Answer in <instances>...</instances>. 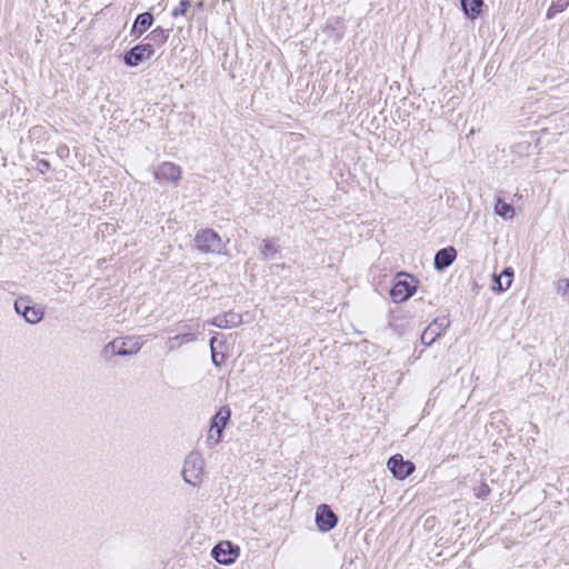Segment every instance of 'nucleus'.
Returning <instances> with one entry per match:
<instances>
[{
  "mask_svg": "<svg viewBox=\"0 0 569 569\" xmlns=\"http://www.w3.org/2000/svg\"><path fill=\"white\" fill-rule=\"evenodd\" d=\"M449 326V318H436L421 333V343L427 347L431 346L437 340V338L441 337L446 332Z\"/></svg>",
  "mask_w": 569,
  "mask_h": 569,
  "instance_id": "obj_7",
  "label": "nucleus"
},
{
  "mask_svg": "<svg viewBox=\"0 0 569 569\" xmlns=\"http://www.w3.org/2000/svg\"><path fill=\"white\" fill-rule=\"evenodd\" d=\"M457 257V251L453 247H446L438 250L435 254L433 264L439 271L447 269L453 263Z\"/></svg>",
  "mask_w": 569,
  "mask_h": 569,
  "instance_id": "obj_15",
  "label": "nucleus"
},
{
  "mask_svg": "<svg viewBox=\"0 0 569 569\" xmlns=\"http://www.w3.org/2000/svg\"><path fill=\"white\" fill-rule=\"evenodd\" d=\"M242 316L234 311H227L216 316L211 320V325L221 329L234 328L242 323Z\"/></svg>",
  "mask_w": 569,
  "mask_h": 569,
  "instance_id": "obj_13",
  "label": "nucleus"
},
{
  "mask_svg": "<svg viewBox=\"0 0 569 569\" xmlns=\"http://www.w3.org/2000/svg\"><path fill=\"white\" fill-rule=\"evenodd\" d=\"M557 291L562 296L569 295V279H561L558 281Z\"/></svg>",
  "mask_w": 569,
  "mask_h": 569,
  "instance_id": "obj_26",
  "label": "nucleus"
},
{
  "mask_svg": "<svg viewBox=\"0 0 569 569\" xmlns=\"http://www.w3.org/2000/svg\"><path fill=\"white\" fill-rule=\"evenodd\" d=\"M495 213L503 219H511L515 216V208L499 198L495 206Z\"/></svg>",
  "mask_w": 569,
  "mask_h": 569,
  "instance_id": "obj_20",
  "label": "nucleus"
},
{
  "mask_svg": "<svg viewBox=\"0 0 569 569\" xmlns=\"http://www.w3.org/2000/svg\"><path fill=\"white\" fill-rule=\"evenodd\" d=\"M569 0H553L547 11V19H552L557 13L565 11Z\"/></svg>",
  "mask_w": 569,
  "mask_h": 569,
  "instance_id": "obj_21",
  "label": "nucleus"
},
{
  "mask_svg": "<svg viewBox=\"0 0 569 569\" xmlns=\"http://www.w3.org/2000/svg\"><path fill=\"white\" fill-rule=\"evenodd\" d=\"M193 242L196 249L202 253L227 254L229 239L223 241L218 232L207 228L196 233Z\"/></svg>",
  "mask_w": 569,
  "mask_h": 569,
  "instance_id": "obj_1",
  "label": "nucleus"
},
{
  "mask_svg": "<svg viewBox=\"0 0 569 569\" xmlns=\"http://www.w3.org/2000/svg\"><path fill=\"white\" fill-rule=\"evenodd\" d=\"M196 339H197V337L194 333L186 332V333L177 335L172 338H169L167 341V346L170 351H173L186 343L194 341Z\"/></svg>",
  "mask_w": 569,
  "mask_h": 569,
  "instance_id": "obj_18",
  "label": "nucleus"
},
{
  "mask_svg": "<svg viewBox=\"0 0 569 569\" xmlns=\"http://www.w3.org/2000/svg\"><path fill=\"white\" fill-rule=\"evenodd\" d=\"M190 6H191V0H180L179 6L172 10L171 16L173 18H178L180 16H186Z\"/></svg>",
  "mask_w": 569,
  "mask_h": 569,
  "instance_id": "obj_24",
  "label": "nucleus"
},
{
  "mask_svg": "<svg viewBox=\"0 0 569 569\" xmlns=\"http://www.w3.org/2000/svg\"><path fill=\"white\" fill-rule=\"evenodd\" d=\"M197 7H198V8H202V2H199V3L197 4Z\"/></svg>",
  "mask_w": 569,
  "mask_h": 569,
  "instance_id": "obj_29",
  "label": "nucleus"
},
{
  "mask_svg": "<svg viewBox=\"0 0 569 569\" xmlns=\"http://www.w3.org/2000/svg\"><path fill=\"white\" fill-rule=\"evenodd\" d=\"M490 493V488L486 482L480 483L477 488H475V496L478 499H486Z\"/></svg>",
  "mask_w": 569,
  "mask_h": 569,
  "instance_id": "obj_25",
  "label": "nucleus"
},
{
  "mask_svg": "<svg viewBox=\"0 0 569 569\" xmlns=\"http://www.w3.org/2000/svg\"><path fill=\"white\" fill-rule=\"evenodd\" d=\"M224 2H228L229 0H223Z\"/></svg>",
  "mask_w": 569,
  "mask_h": 569,
  "instance_id": "obj_30",
  "label": "nucleus"
},
{
  "mask_svg": "<svg viewBox=\"0 0 569 569\" xmlns=\"http://www.w3.org/2000/svg\"><path fill=\"white\" fill-rule=\"evenodd\" d=\"M154 53L153 44L140 43L132 47L123 57V61L129 67H137Z\"/></svg>",
  "mask_w": 569,
  "mask_h": 569,
  "instance_id": "obj_8",
  "label": "nucleus"
},
{
  "mask_svg": "<svg viewBox=\"0 0 569 569\" xmlns=\"http://www.w3.org/2000/svg\"><path fill=\"white\" fill-rule=\"evenodd\" d=\"M141 347V341L138 339L128 338L121 341L113 340L107 345L106 349L110 350L113 355L124 357L137 353Z\"/></svg>",
  "mask_w": 569,
  "mask_h": 569,
  "instance_id": "obj_10",
  "label": "nucleus"
},
{
  "mask_svg": "<svg viewBox=\"0 0 569 569\" xmlns=\"http://www.w3.org/2000/svg\"><path fill=\"white\" fill-rule=\"evenodd\" d=\"M260 251L263 259H272L278 253V248L272 241L264 239Z\"/></svg>",
  "mask_w": 569,
  "mask_h": 569,
  "instance_id": "obj_22",
  "label": "nucleus"
},
{
  "mask_svg": "<svg viewBox=\"0 0 569 569\" xmlns=\"http://www.w3.org/2000/svg\"><path fill=\"white\" fill-rule=\"evenodd\" d=\"M14 311L22 316L28 323H39L44 316V311L41 307H37L32 303L28 296L19 297L13 305Z\"/></svg>",
  "mask_w": 569,
  "mask_h": 569,
  "instance_id": "obj_5",
  "label": "nucleus"
},
{
  "mask_svg": "<svg viewBox=\"0 0 569 569\" xmlns=\"http://www.w3.org/2000/svg\"><path fill=\"white\" fill-rule=\"evenodd\" d=\"M415 279L407 273H398L396 281L390 289V297L393 302L401 303L408 300L416 291Z\"/></svg>",
  "mask_w": 569,
  "mask_h": 569,
  "instance_id": "obj_4",
  "label": "nucleus"
},
{
  "mask_svg": "<svg viewBox=\"0 0 569 569\" xmlns=\"http://www.w3.org/2000/svg\"><path fill=\"white\" fill-rule=\"evenodd\" d=\"M153 14L149 11L138 14L130 30V34L133 36L134 39H139L153 24Z\"/></svg>",
  "mask_w": 569,
  "mask_h": 569,
  "instance_id": "obj_14",
  "label": "nucleus"
},
{
  "mask_svg": "<svg viewBox=\"0 0 569 569\" xmlns=\"http://www.w3.org/2000/svg\"><path fill=\"white\" fill-rule=\"evenodd\" d=\"M231 409L228 406L221 407L211 418L210 429L207 437L209 447H213L221 441L222 432L230 421Z\"/></svg>",
  "mask_w": 569,
  "mask_h": 569,
  "instance_id": "obj_3",
  "label": "nucleus"
},
{
  "mask_svg": "<svg viewBox=\"0 0 569 569\" xmlns=\"http://www.w3.org/2000/svg\"><path fill=\"white\" fill-rule=\"evenodd\" d=\"M69 153V149L67 146L62 144V146H59L58 149H57V154L60 157V158H63L64 156H67Z\"/></svg>",
  "mask_w": 569,
  "mask_h": 569,
  "instance_id": "obj_28",
  "label": "nucleus"
},
{
  "mask_svg": "<svg viewBox=\"0 0 569 569\" xmlns=\"http://www.w3.org/2000/svg\"><path fill=\"white\" fill-rule=\"evenodd\" d=\"M36 169L39 172L44 173L46 171H48L50 169V163H49V161H47L44 159L37 160Z\"/></svg>",
  "mask_w": 569,
  "mask_h": 569,
  "instance_id": "obj_27",
  "label": "nucleus"
},
{
  "mask_svg": "<svg viewBox=\"0 0 569 569\" xmlns=\"http://www.w3.org/2000/svg\"><path fill=\"white\" fill-rule=\"evenodd\" d=\"M316 523L320 531L328 532L338 523V517L328 505H320L316 511Z\"/></svg>",
  "mask_w": 569,
  "mask_h": 569,
  "instance_id": "obj_11",
  "label": "nucleus"
},
{
  "mask_svg": "<svg viewBox=\"0 0 569 569\" xmlns=\"http://www.w3.org/2000/svg\"><path fill=\"white\" fill-rule=\"evenodd\" d=\"M513 278V269L511 267L505 268L500 274H493L492 289L503 292L510 288Z\"/></svg>",
  "mask_w": 569,
  "mask_h": 569,
  "instance_id": "obj_16",
  "label": "nucleus"
},
{
  "mask_svg": "<svg viewBox=\"0 0 569 569\" xmlns=\"http://www.w3.org/2000/svg\"><path fill=\"white\" fill-rule=\"evenodd\" d=\"M181 176V168L170 161L160 163L153 171V177L159 183L171 182L177 186Z\"/></svg>",
  "mask_w": 569,
  "mask_h": 569,
  "instance_id": "obj_6",
  "label": "nucleus"
},
{
  "mask_svg": "<svg viewBox=\"0 0 569 569\" xmlns=\"http://www.w3.org/2000/svg\"><path fill=\"white\" fill-rule=\"evenodd\" d=\"M204 475V459L198 451L190 452L183 463L182 477L183 480L198 487L201 485Z\"/></svg>",
  "mask_w": 569,
  "mask_h": 569,
  "instance_id": "obj_2",
  "label": "nucleus"
},
{
  "mask_svg": "<svg viewBox=\"0 0 569 569\" xmlns=\"http://www.w3.org/2000/svg\"><path fill=\"white\" fill-rule=\"evenodd\" d=\"M214 341H216V337H212L210 339L211 361L216 367L220 368L223 365V362L226 361V355L222 352L216 351V349L213 347Z\"/></svg>",
  "mask_w": 569,
  "mask_h": 569,
  "instance_id": "obj_23",
  "label": "nucleus"
},
{
  "mask_svg": "<svg viewBox=\"0 0 569 569\" xmlns=\"http://www.w3.org/2000/svg\"><path fill=\"white\" fill-rule=\"evenodd\" d=\"M387 465L393 477L400 480L409 477L416 469L415 463L403 460L401 455L390 457Z\"/></svg>",
  "mask_w": 569,
  "mask_h": 569,
  "instance_id": "obj_9",
  "label": "nucleus"
},
{
  "mask_svg": "<svg viewBox=\"0 0 569 569\" xmlns=\"http://www.w3.org/2000/svg\"><path fill=\"white\" fill-rule=\"evenodd\" d=\"M211 556L221 565H231L236 561L238 553L230 541H222L213 547Z\"/></svg>",
  "mask_w": 569,
  "mask_h": 569,
  "instance_id": "obj_12",
  "label": "nucleus"
},
{
  "mask_svg": "<svg viewBox=\"0 0 569 569\" xmlns=\"http://www.w3.org/2000/svg\"><path fill=\"white\" fill-rule=\"evenodd\" d=\"M152 42L151 44L161 47L169 38V30L158 27L153 29L147 37Z\"/></svg>",
  "mask_w": 569,
  "mask_h": 569,
  "instance_id": "obj_19",
  "label": "nucleus"
},
{
  "mask_svg": "<svg viewBox=\"0 0 569 569\" xmlns=\"http://www.w3.org/2000/svg\"><path fill=\"white\" fill-rule=\"evenodd\" d=\"M483 4V0H461V9L470 19H476L481 13Z\"/></svg>",
  "mask_w": 569,
  "mask_h": 569,
  "instance_id": "obj_17",
  "label": "nucleus"
}]
</instances>
